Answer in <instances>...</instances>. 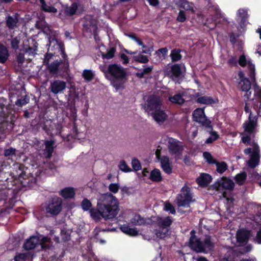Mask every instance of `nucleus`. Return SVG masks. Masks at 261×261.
<instances>
[{
	"label": "nucleus",
	"mask_w": 261,
	"mask_h": 261,
	"mask_svg": "<svg viewBox=\"0 0 261 261\" xmlns=\"http://www.w3.org/2000/svg\"><path fill=\"white\" fill-rule=\"evenodd\" d=\"M120 170L124 172H130L131 169L126 165V163L124 161H121L119 165Z\"/></svg>",
	"instance_id": "43"
},
{
	"label": "nucleus",
	"mask_w": 261,
	"mask_h": 261,
	"mask_svg": "<svg viewBox=\"0 0 261 261\" xmlns=\"http://www.w3.org/2000/svg\"><path fill=\"white\" fill-rule=\"evenodd\" d=\"M77 9V5L76 3H74L70 6H66L65 8V13L69 16H71L75 14Z\"/></svg>",
	"instance_id": "31"
},
{
	"label": "nucleus",
	"mask_w": 261,
	"mask_h": 261,
	"mask_svg": "<svg viewBox=\"0 0 261 261\" xmlns=\"http://www.w3.org/2000/svg\"><path fill=\"white\" fill-rule=\"evenodd\" d=\"M149 178L154 181H160L162 180L161 172L159 169L153 170L149 174Z\"/></svg>",
	"instance_id": "29"
},
{
	"label": "nucleus",
	"mask_w": 261,
	"mask_h": 261,
	"mask_svg": "<svg viewBox=\"0 0 261 261\" xmlns=\"http://www.w3.org/2000/svg\"><path fill=\"white\" fill-rule=\"evenodd\" d=\"M62 200L60 198L54 197L49 201L46 208L47 213L52 215H57L59 214L62 209Z\"/></svg>",
	"instance_id": "7"
},
{
	"label": "nucleus",
	"mask_w": 261,
	"mask_h": 261,
	"mask_svg": "<svg viewBox=\"0 0 261 261\" xmlns=\"http://www.w3.org/2000/svg\"><path fill=\"white\" fill-rule=\"evenodd\" d=\"M234 185L232 180L223 177L215 183L213 186L217 191H221L223 190L231 191L233 189Z\"/></svg>",
	"instance_id": "9"
},
{
	"label": "nucleus",
	"mask_w": 261,
	"mask_h": 261,
	"mask_svg": "<svg viewBox=\"0 0 261 261\" xmlns=\"http://www.w3.org/2000/svg\"><path fill=\"white\" fill-rule=\"evenodd\" d=\"M256 240L258 244H261V229H260L257 232Z\"/></svg>",
	"instance_id": "62"
},
{
	"label": "nucleus",
	"mask_w": 261,
	"mask_h": 261,
	"mask_svg": "<svg viewBox=\"0 0 261 261\" xmlns=\"http://www.w3.org/2000/svg\"><path fill=\"white\" fill-rule=\"evenodd\" d=\"M19 42L20 39L18 38L15 37L13 38L11 41V45L12 48L14 49L18 48Z\"/></svg>",
	"instance_id": "52"
},
{
	"label": "nucleus",
	"mask_w": 261,
	"mask_h": 261,
	"mask_svg": "<svg viewBox=\"0 0 261 261\" xmlns=\"http://www.w3.org/2000/svg\"><path fill=\"white\" fill-rule=\"evenodd\" d=\"M172 222L171 219L169 217L164 218H159L157 219V224L159 228L156 230L155 235L160 239H165L169 236V227Z\"/></svg>",
	"instance_id": "4"
},
{
	"label": "nucleus",
	"mask_w": 261,
	"mask_h": 261,
	"mask_svg": "<svg viewBox=\"0 0 261 261\" xmlns=\"http://www.w3.org/2000/svg\"><path fill=\"white\" fill-rule=\"evenodd\" d=\"M29 100V99L27 97H25L22 99H19L16 101L15 104L17 106L22 107V106H24L28 103Z\"/></svg>",
	"instance_id": "48"
},
{
	"label": "nucleus",
	"mask_w": 261,
	"mask_h": 261,
	"mask_svg": "<svg viewBox=\"0 0 261 261\" xmlns=\"http://www.w3.org/2000/svg\"><path fill=\"white\" fill-rule=\"evenodd\" d=\"M18 21V17L17 15H9L6 18V25L10 29H14L17 27Z\"/></svg>",
	"instance_id": "17"
},
{
	"label": "nucleus",
	"mask_w": 261,
	"mask_h": 261,
	"mask_svg": "<svg viewBox=\"0 0 261 261\" xmlns=\"http://www.w3.org/2000/svg\"><path fill=\"white\" fill-rule=\"evenodd\" d=\"M247 174L245 172H242L238 174L235 177V180L237 184L240 185H243L246 179Z\"/></svg>",
	"instance_id": "34"
},
{
	"label": "nucleus",
	"mask_w": 261,
	"mask_h": 261,
	"mask_svg": "<svg viewBox=\"0 0 261 261\" xmlns=\"http://www.w3.org/2000/svg\"><path fill=\"white\" fill-rule=\"evenodd\" d=\"M238 75L240 80L239 82V88L243 91H248L251 88V83L249 80L244 76L243 73L241 71L238 73Z\"/></svg>",
	"instance_id": "15"
},
{
	"label": "nucleus",
	"mask_w": 261,
	"mask_h": 261,
	"mask_svg": "<svg viewBox=\"0 0 261 261\" xmlns=\"http://www.w3.org/2000/svg\"><path fill=\"white\" fill-rule=\"evenodd\" d=\"M171 71L173 74L176 76L178 77L181 73L180 67L178 64H175L172 66Z\"/></svg>",
	"instance_id": "40"
},
{
	"label": "nucleus",
	"mask_w": 261,
	"mask_h": 261,
	"mask_svg": "<svg viewBox=\"0 0 261 261\" xmlns=\"http://www.w3.org/2000/svg\"><path fill=\"white\" fill-rule=\"evenodd\" d=\"M193 117L194 121L205 127H211V121L206 118L203 109L201 108L196 109L193 113Z\"/></svg>",
	"instance_id": "10"
},
{
	"label": "nucleus",
	"mask_w": 261,
	"mask_h": 261,
	"mask_svg": "<svg viewBox=\"0 0 261 261\" xmlns=\"http://www.w3.org/2000/svg\"><path fill=\"white\" fill-rule=\"evenodd\" d=\"M254 144H255L254 142L252 143V144L251 145L252 146V148H248L244 150V153L246 154L250 153L251 152H253V149L254 148Z\"/></svg>",
	"instance_id": "63"
},
{
	"label": "nucleus",
	"mask_w": 261,
	"mask_h": 261,
	"mask_svg": "<svg viewBox=\"0 0 261 261\" xmlns=\"http://www.w3.org/2000/svg\"><path fill=\"white\" fill-rule=\"evenodd\" d=\"M203 247L204 248V252L211 250L214 247L215 242L211 237L206 236L203 241Z\"/></svg>",
	"instance_id": "25"
},
{
	"label": "nucleus",
	"mask_w": 261,
	"mask_h": 261,
	"mask_svg": "<svg viewBox=\"0 0 261 261\" xmlns=\"http://www.w3.org/2000/svg\"><path fill=\"white\" fill-rule=\"evenodd\" d=\"M82 76L86 81L89 82L93 79L94 73L91 70H84Z\"/></svg>",
	"instance_id": "37"
},
{
	"label": "nucleus",
	"mask_w": 261,
	"mask_h": 261,
	"mask_svg": "<svg viewBox=\"0 0 261 261\" xmlns=\"http://www.w3.org/2000/svg\"><path fill=\"white\" fill-rule=\"evenodd\" d=\"M259 152L258 146L256 144H254L253 152L250 155L249 160L247 162V164L250 168H254L258 164L259 161Z\"/></svg>",
	"instance_id": "12"
},
{
	"label": "nucleus",
	"mask_w": 261,
	"mask_h": 261,
	"mask_svg": "<svg viewBox=\"0 0 261 261\" xmlns=\"http://www.w3.org/2000/svg\"><path fill=\"white\" fill-rule=\"evenodd\" d=\"M120 229L123 232L129 236H136L139 234L136 228H130L127 225L121 226Z\"/></svg>",
	"instance_id": "27"
},
{
	"label": "nucleus",
	"mask_w": 261,
	"mask_h": 261,
	"mask_svg": "<svg viewBox=\"0 0 261 261\" xmlns=\"http://www.w3.org/2000/svg\"><path fill=\"white\" fill-rule=\"evenodd\" d=\"M168 147L170 154L174 155L177 159H179V156L184 149L182 144L179 141L171 138L168 141Z\"/></svg>",
	"instance_id": "8"
},
{
	"label": "nucleus",
	"mask_w": 261,
	"mask_h": 261,
	"mask_svg": "<svg viewBox=\"0 0 261 261\" xmlns=\"http://www.w3.org/2000/svg\"><path fill=\"white\" fill-rule=\"evenodd\" d=\"M152 70V67L149 66V67H147L145 68L144 69H143L142 71L145 75H147V74H149L151 72Z\"/></svg>",
	"instance_id": "61"
},
{
	"label": "nucleus",
	"mask_w": 261,
	"mask_h": 261,
	"mask_svg": "<svg viewBox=\"0 0 261 261\" xmlns=\"http://www.w3.org/2000/svg\"><path fill=\"white\" fill-rule=\"evenodd\" d=\"M16 149L13 148H10L4 151V155L7 157H11L15 154Z\"/></svg>",
	"instance_id": "45"
},
{
	"label": "nucleus",
	"mask_w": 261,
	"mask_h": 261,
	"mask_svg": "<svg viewBox=\"0 0 261 261\" xmlns=\"http://www.w3.org/2000/svg\"><path fill=\"white\" fill-rule=\"evenodd\" d=\"M239 63L241 66H244L246 64V60L245 56L242 55L240 56Z\"/></svg>",
	"instance_id": "58"
},
{
	"label": "nucleus",
	"mask_w": 261,
	"mask_h": 261,
	"mask_svg": "<svg viewBox=\"0 0 261 261\" xmlns=\"http://www.w3.org/2000/svg\"><path fill=\"white\" fill-rule=\"evenodd\" d=\"M131 222L134 225H145L150 224L151 223V220L149 219H144L142 218L139 215H134V217L131 220Z\"/></svg>",
	"instance_id": "22"
},
{
	"label": "nucleus",
	"mask_w": 261,
	"mask_h": 261,
	"mask_svg": "<svg viewBox=\"0 0 261 261\" xmlns=\"http://www.w3.org/2000/svg\"><path fill=\"white\" fill-rule=\"evenodd\" d=\"M132 165L135 171H138L141 168L140 162L137 159H133L132 162Z\"/></svg>",
	"instance_id": "47"
},
{
	"label": "nucleus",
	"mask_w": 261,
	"mask_h": 261,
	"mask_svg": "<svg viewBox=\"0 0 261 261\" xmlns=\"http://www.w3.org/2000/svg\"><path fill=\"white\" fill-rule=\"evenodd\" d=\"M25 53L29 55L33 56L35 54V49L29 47L25 49Z\"/></svg>",
	"instance_id": "59"
},
{
	"label": "nucleus",
	"mask_w": 261,
	"mask_h": 261,
	"mask_svg": "<svg viewBox=\"0 0 261 261\" xmlns=\"http://www.w3.org/2000/svg\"><path fill=\"white\" fill-rule=\"evenodd\" d=\"M204 158L208 164H215L216 161L213 158L212 155L207 152H204L203 154Z\"/></svg>",
	"instance_id": "41"
},
{
	"label": "nucleus",
	"mask_w": 261,
	"mask_h": 261,
	"mask_svg": "<svg viewBox=\"0 0 261 261\" xmlns=\"http://www.w3.org/2000/svg\"><path fill=\"white\" fill-rule=\"evenodd\" d=\"M144 109L145 112L160 125L163 124L168 118V115L164 110L162 100L157 96H150L145 102Z\"/></svg>",
	"instance_id": "2"
},
{
	"label": "nucleus",
	"mask_w": 261,
	"mask_h": 261,
	"mask_svg": "<svg viewBox=\"0 0 261 261\" xmlns=\"http://www.w3.org/2000/svg\"><path fill=\"white\" fill-rule=\"evenodd\" d=\"M181 50L178 49H174L170 54V57L172 62H176L179 61L181 58V55L180 53Z\"/></svg>",
	"instance_id": "32"
},
{
	"label": "nucleus",
	"mask_w": 261,
	"mask_h": 261,
	"mask_svg": "<svg viewBox=\"0 0 261 261\" xmlns=\"http://www.w3.org/2000/svg\"><path fill=\"white\" fill-rule=\"evenodd\" d=\"M63 64L62 61L56 60L52 62L48 66V69L51 74H57L61 71V65Z\"/></svg>",
	"instance_id": "20"
},
{
	"label": "nucleus",
	"mask_w": 261,
	"mask_h": 261,
	"mask_svg": "<svg viewBox=\"0 0 261 261\" xmlns=\"http://www.w3.org/2000/svg\"><path fill=\"white\" fill-rule=\"evenodd\" d=\"M39 1L41 5V8L44 11L53 13L57 12V9L55 7L47 5L44 0H39Z\"/></svg>",
	"instance_id": "33"
},
{
	"label": "nucleus",
	"mask_w": 261,
	"mask_h": 261,
	"mask_svg": "<svg viewBox=\"0 0 261 261\" xmlns=\"http://www.w3.org/2000/svg\"><path fill=\"white\" fill-rule=\"evenodd\" d=\"M176 201L178 206L184 207H188L193 201L190 188L186 184L181 189V193L177 196Z\"/></svg>",
	"instance_id": "6"
},
{
	"label": "nucleus",
	"mask_w": 261,
	"mask_h": 261,
	"mask_svg": "<svg viewBox=\"0 0 261 261\" xmlns=\"http://www.w3.org/2000/svg\"><path fill=\"white\" fill-rule=\"evenodd\" d=\"M186 17L185 12L182 11H180L176 20L179 22H184L186 20Z\"/></svg>",
	"instance_id": "53"
},
{
	"label": "nucleus",
	"mask_w": 261,
	"mask_h": 261,
	"mask_svg": "<svg viewBox=\"0 0 261 261\" xmlns=\"http://www.w3.org/2000/svg\"><path fill=\"white\" fill-rule=\"evenodd\" d=\"M251 236V232L249 230L241 229L238 231L237 239L240 243H246Z\"/></svg>",
	"instance_id": "16"
},
{
	"label": "nucleus",
	"mask_w": 261,
	"mask_h": 261,
	"mask_svg": "<svg viewBox=\"0 0 261 261\" xmlns=\"http://www.w3.org/2000/svg\"><path fill=\"white\" fill-rule=\"evenodd\" d=\"M133 58L135 61L142 63H146L149 61L147 56L142 55L141 54H139L137 56H134Z\"/></svg>",
	"instance_id": "38"
},
{
	"label": "nucleus",
	"mask_w": 261,
	"mask_h": 261,
	"mask_svg": "<svg viewBox=\"0 0 261 261\" xmlns=\"http://www.w3.org/2000/svg\"><path fill=\"white\" fill-rule=\"evenodd\" d=\"M121 59L122 61V63L124 64H126L128 63V58L125 54H122L121 55Z\"/></svg>",
	"instance_id": "60"
},
{
	"label": "nucleus",
	"mask_w": 261,
	"mask_h": 261,
	"mask_svg": "<svg viewBox=\"0 0 261 261\" xmlns=\"http://www.w3.org/2000/svg\"><path fill=\"white\" fill-rule=\"evenodd\" d=\"M242 135H243V136L242 137V142L244 144L249 143L250 145L252 144V143L250 142V140H251L250 135H249V134H246V135H244V133H243L242 134Z\"/></svg>",
	"instance_id": "50"
},
{
	"label": "nucleus",
	"mask_w": 261,
	"mask_h": 261,
	"mask_svg": "<svg viewBox=\"0 0 261 261\" xmlns=\"http://www.w3.org/2000/svg\"><path fill=\"white\" fill-rule=\"evenodd\" d=\"M108 72L114 77L112 85L116 90L123 88V83L126 79L127 74L125 69L117 64L109 65Z\"/></svg>",
	"instance_id": "3"
},
{
	"label": "nucleus",
	"mask_w": 261,
	"mask_h": 261,
	"mask_svg": "<svg viewBox=\"0 0 261 261\" xmlns=\"http://www.w3.org/2000/svg\"><path fill=\"white\" fill-rule=\"evenodd\" d=\"M115 50L114 47H111L106 54L103 55V57L107 59L112 58L114 57Z\"/></svg>",
	"instance_id": "44"
},
{
	"label": "nucleus",
	"mask_w": 261,
	"mask_h": 261,
	"mask_svg": "<svg viewBox=\"0 0 261 261\" xmlns=\"http://www.w3.org/2000/svg\"><path fill=\"white\" fill-rule=\"evenodd\" d=\"M238 14L241 18V21L244 22L247 15L246 11L243 9H240L238 11Z\"/></svg>",
	"instance_id": "51"
},
{
	"label": "nucleus",
	"mask_w": 261,
	"mask_h": 261,
	"mask_svg": "<svg viewBox=\"0 0 261 261\" xmlns=\"http://www.w3.org/2000/svg\"><path fill=\"white\" fill-rule=\"evenodd\" d=\"M61 195L65 198H71L74 196L75 190L73 188H65L61 191Z\"/></svg>",
	"instance_id": "26"
},
{
	"label": "nucleus",
	"mask_w": 261,
	"mask_h": 261,
	"mask_svg": "<svg viewBox=\"0 0 261 261\" xmlns=\"http://www.w3.org/2000/svg\"><path fill=\"white\" fill-rule=\"evenodd\" d=\"M54 141H46L45 142V148L44 149V155L46 158H50L54 151Z\"/></svg>",
	"instance_id": "21"
},
{
	"label": "nucleus",
	"mask_w": 261,
	"mask_h": 261,
	"mask_svg": "<svg viewBox=\"0 0 261 261\" xmlns=\"http://www.w3.org/2000/svg\"><path fill=\"white\" fill-rule=\"evenodd\" d=\"M174 3L180 8H183L186 11H190L194 12L193 4L189 3L186 0H174Z\"/></svg>",
	"instance_id": "19"
},
{
	"label": "nucleus",
	"mask_w": 261,
	"mask_h": 261,
	"mask_svg": "<svg viewBox=\"0 0 261 261\" xmlns=\"http://www.w3.org/2000/svg\"><path fill=\"white\" fill-rule=\"evenodd\" d=\"M50 241V239L47 237L32 236L26 240L23 247L24 249L29 250L35 248L38 245L40 244L42 249H46L49 247L46 243Z\"/></svg>",
	"instance_id": "5"
},
{
	"label": "nucleus",
	"mask_w": 261,
	"mask_h": 261,
	"mask_svg": "<svg viewBox=\"0 0 261 261\" xmlns=\"http://www.w3.org/2000/svg\"><path fill=\"white\" fill-rule=\"evenodd\" d=\"M197 101L202 104H211L214 102V100L211 97L202 96L197 98Z\"/></svg>",
	"instance_id": "35"
},
{
	"label": "nucleus",
	"mask_w": 261,
	"mask_h": 261,
	"mask_svg": "<svg viewBox=\"0 0 261 261\" xmlns=\"http://www.w3.org/2000/svg\"><path fill=\"white\" fill-rule=\"evenodd\" d=\"M250 114L249 120L248 121H246L244 124V134L246 135V134L251 135L252 134L254 131V128L256 125V121L254 120H251L250 118Z\"/></svg>",
	"instance_id": "18"
},
{
	"label": "nucleus",
	"mask_w": 261,
	"mask_h": 261,
	"mask_svg": "<svg viewBox=\"0 0 261 261\" xmlns=\"http://www.w3.org/2000/svg\"><path fill=\"white\" fill-rule=\"evenodd\" d=\"M159 53L162 54L163 57L165 58L168 53V49L166 47L160 48L156 52V54H159Z\"/></svg>",
	"instance_id": "56"
},
{
	"label": "nucleus",
	"mask_w": 261,
	"mask_h": 261,
	"mask_svg": "<svg viewBox=\"0 0 261 261\" xmlns=\"http://www.w3.org/2000/svg\"><path fill=\"white\" fill-rule=\"evenodd\" d=\"M197 183L201 186H204L208 185L212 180L211 176L208 174H202L197 179Z\"/></svg>",
	"instance_id": "24"
},
{
	"label": "nucleus",
	"mask_w": 261,
	"mask_h": 261,
	"mask_svg": "<svg viewBox=\"0 0 261 261\" xmlns=\"http://www.w3.org/2000/svg\"><path fill=\"white\" fill-rule=\"evenodd\" d=\"M92 203L88 199H84L82 203L81 206L83 210L88 211L92 207Z\"/></svg>",
	"instance_id": "39"
},
{
	"label": "nucleus",
	"mask_w": 261,
	"mask_h": 261,
	"mask_svg": "<svg viewBox=\"0 0 261 261\" xmlns=\"http://www.w3.org/2000/svg\"><path fill=\"white\" fill-rule=\"evenodd\" d=\"M27 254L25 253H20L15 257V261H25Z\"/></svg>",
	"instance_id": "54"
},
{
	"label": "nucleus",
	"mask_w": 261,
	"mask_h": 261,
	"mask_svg": "<svg viewBox=\"0 0 261 261\" xmlns=\"http://www.w3.org/2000/svg\"><path fill=\"white\" fill-rule=\"evenodd\" d=\"M144 49L142 51L143 54H150L153 50V46L152 44H149L148 46L145 45L143 44V45H141Z\"/></svg>",
	"instance_id": "46"
},
{
	"label": "nucleus",
	"mask_w": 261,
	"mask_h": 261,
	"mask_svg": "<svg viewBox=\"0 0 261 261\" xmlns=\"http://www.w3.org/2000/svg\"><path fill=\"white\" fill-rule=\"evenodd\" d=\"M119 211V202L116 198L110 193L101 195L98 199L97 209L90 211L91 217L95 220L101 218L105 220L112 219Z\"/></svg>",
	"instance_id": "1"
},
{
	"label": "nucleus",
	"mask_w": 261,
	"mask_h": 261,
	"mask_svg": "<svg viewBox=\"0 0 261 261\" xmlns=\"http://www.w3.org/2000/svg\"><path fill=\"white\" fill-rule=\"evenodd\" d=\"M191 248L197 252H204L203 243L199 241L195 236H192L190 239Z\"/></svg>",
	"instance_id": "14"
},
{
	"label": "nucleus",
	"mask_w": 261,
	"mask_h": 261,
	"mask_svg": "<svg viewBox=\"0 0 261 261\" xmlns=\"http://www.w3.org/2000/svg\"><path fill=\"white\" fill-rule=\"evenodd\" d=\"M17 61L19 64H22L24 61V57L23 54L20 53L17 56Z\"/></svg>",
	"instance_id": "57"
},
{
	"label": "nucleus",
	"mask_w": 261,
	"mask_h": 261,
	"mask_svg": "<svg viewBox=\"0 0 261 261\" xmlns=\"http://www.w3.org/2000/svg\"><path fill=\"white\" fill-rule=\"evenodd\" d=\"M165 210L167 211H170V212L172 214H174L175 213L174 207L170 203H166L165 204Z\"/></svg>",
	"instance_id": "55"
},
{
	"label": "nucleus",
	"mask_w": 261,
	"mask_h": 261,
	"mask_svg": "<svg viewBox=\"0 0 261 261\" xmlns=\"http://www.w3.org/2000/svg\"><path fill=\"white\" fill-rule=\"evenodd\" d=\"M191 248L197 252H204L203 243L199 241L195 236H192L190 239Z\"/></svg>",
	"instance_id": "13"
},
{
	"label": "nucleus",
	"mask_w": 261,
	"mask_h": 261,
	"mask_svg": "<svg viewBox=\"0 0 261 261\" xmlns=\"http://www.w3.org/2000/svg\"><path fill=\"white\" fill-rule=\"evenodd\" d=\"M67 87L66 83L60 80H56L50 83L49 90L55 94L63 93Z\"/></svg>",
	"instance_id": "11"
},
{
	"label": "nucleus",
	"mask_w": 261,
	"mask_h": 261,
	"mask_svg": "<svg viewBox=\"0 0 261 261\" xmlns=\"http://www.w3.org/2000/svg\"><path fill=\"white\" fill-rule=\"evenodd\" d=\"M211 136L207 138L205 141L207 144H211L218 138L219 135L216 132H212Z\"/></svg>",
	"instance_id": "42"
},
{
	"label": "nucleus",
	"mask_w": 261,
	"mask_h": 261,
	"mask_svg": "<svg viewBox=\"0 0 261 261\" xmlns=\"http://www.w3.org/2000/svg\"><path fill=\"white\" fill-rule=\"evenodd\" d=\"M169 100L173 103L179 105H182L185 102V99L180 94H175L173 96L170 97Z\"/></svg>",
	"instance_id": "30"
},
{
	"label": "nucleus",
	"mask_w": 261,
	"mask_h": 261,
	"mask_svg": "<svg viewBox=\"0 0 261 261\" xmlns=\"http://www.w3.org/2000/svg\"><path fill=\"white\" fill-rule=\"evenodd\" d=\"M255 92L256 95L261 98V88L259 87H255Z\"/></svg>",
	"instance_id": "64"
},
{
	"label": "nucleus",
	"mask_w": 261,
	"mask_h": 261,
	"mask_svg": "<svg viewBox=\"0 0 261 261\" xmlns=\"http://www.w3.org/2000/svg\"><path fill=\"white\" fill-rule=\"evenodd\" d=\"M161 166L163 170L167 174H170L172 172V168L169 163V158L166 156L162 157L161 159Z\"/></svg>",
	"instance_id": "23"
},
{
	"label": "nucleus",
	"mask_w": 261,
	"mask_h": 261,
	"mask_svg": "<svg viewBox=\"0 0 261 261\" xmlns=\"http://www.w3.org/2000/svg\"><path fill=\"white\" fill-rule=\"evenodd\" d=\"M215 164L217 166V171L220 173H223L227 169V165L224 162L219 163L216 161Z\"/></svg>",
	"instance_id": "36"
},
{
	"label": "nucleus",
	"mask_w": 261,
	"mask_h": 261,
	"mask_svg": "<svg viewBox=\"0 0 261 261\" xmlns=\"http://www.w3.org/2000/svg\"><path fill=\"white\" fill-rule=\"evenodd\" d=\"M119 189V186L117 184H111L109 186V190L114 193H116Z\"/></svg>",
	"instance_id": "49"
},
{
	"label": "nucleus",
	"mask_w": 261,
	"mask_h": 261,
	"mask_svg": "<svg viewBox=\"0 0 261 261\" xmlns=\"http://www.w3.org/2000/svg\"><path fill=\"white\" fill-rule=\"evenodd\" d=\"M9 57L8 51L6 47L0 44V63H4L8 59Z\"/></svg>",
	"instance_id": "28"
}]
</instances>
